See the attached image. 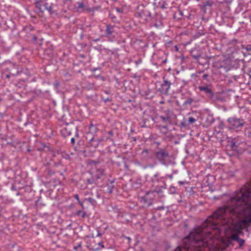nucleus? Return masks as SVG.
I'll return each instance as SVG.
<instances>
[{"instance_id": "09e8293b", "label": "nucleus", "mask_w": 251, "mask_h": 251, "mask_svg": "<svg viewBox=\"0 0 251 251\" xmlns=\"http://www.w3.org/2000/svg\"><path fill=\"white\" fill-rule=\"evenodd\" d=\"M172 189L174 190V191L173 192V193H175V191H176L175 187L171 188L170 190H172Z\"/></svg>"}, {"instance_id": "f704fd0d", "label": "nucleus", "mask_w": 251, "mask_h": 251, "mask_svg": "<svg viewBox=\"0 0 251 251\" xmlns=\"http://www.w3.org/2000/svg\"><path fill=\"white\" fill-rule=\"evenodd\" d=\"M74 198L77 201H79L80 200H79V196L77 194H75V195L74 196Z\"/></svg>"}, {"instance_id": "c03bdc74", "label": "nucleus", "mask_w": 251, "mask_h": 251, "mask_svg": "<svg viewBox=\"0 0 251 251\" xmlns=\"http://www.w3.org/2000/svg\"><path fill=\"white\" fill-rule=\"evenodd\" d=\"M108 134L110 135H113V132L112 131H110L108 132Z\"/></svg>"}, {"instance_id": "c9c22d12", "label": "nucleus", "mask_w": 251, "mask_h": 251, "mask_svg": "<svg viewBox=\"0 0 251 251\" xmlns=\"http://www.w3.org/2000/svg\"><path fill=\"white\" fill-rule=\"evenodd\" d=\"M37 37L35 35H33L32 36V40L33 42H35L37 40Z\"/></svg>"}, {"instance_id": "b1692460", "label": "nucleus", "mask_w": 251, "mask_h": 251, "mask_svg": "<svg viewBox=\"0 0 251 251\" xmlns=\"http://www.w3.org/2000/svg\"><path fill=\"white\" fill-rule=\"evenodd\" d=\"M201 57V55L199 53H198L197 54H193L192 55V57L195 60H199Z\"/></svg>"}, {"instance_id": "0e129e2a", "label": "nucleus", "mask_w": 251, "mask_h": 251, "mask_svg": "<svg viewBox=\"0 0 251 251\" xmlns=\"http://www.w3.org/2000/svg\"><path fill=\"white\" fill-rule=\"evenodd\" d=\"M98 41V39H96L95 40V41Z\"/></svg>"}, {"instance_id": "de8ad7c7", "label": "nucleus", "mask_w": 251, "mask_h": 251, "mask_svg": "<svg viewBox=\"0 0 251 251\" xmlns=\"http://www.w3.org/2000/svg\"><path fill=\"white\" fill-rule=\"evenodd\" d=\"M169 177L170 178V179H172L173 176V175H169Z\"/></svg>"}, {"instance_id": "c85d7f7f", "label": "nucleus", "mask_w": 251, "mask_h": 251, "mask_svg": "<svg viewBox=\"0 0 251 251\" xmlns=\"http://www.w3.org/2000/svg\"><path fill=\"white\" fill-rule=\"evenodd\" d=\"M81 243H78V244H77V246H75V247H74V250H75V251H77V250L79 248H80V247H81Z\"/></svg>"}, {"instance_id": "2eb2a0df", "label": "nucleus", "mask_w": 251, "mask_h": 251, "mask_svg": "<svg viewBox=\"0 0 251 251\" xmlns=\"http://www.w3.org/2000/svg\"><path fill=\"white\" fill-rule=\"evenodd\" d=\"M77 7H76L77 10L78 11L79 9H81V11H84V8L85 5L82 2H77Z\"/></svg>"}, {"instance_id": "39448f33", "label": "nucleus", "mask_w": 251, "mask_h": 251, "mask_svg": "<svg viewBox=\"0 0 251 251\" xmlns=\"http://www.w3.org/2000/svg\"><path fill=\"white\" fill-rule=\"evenodd\" d=\"M172 83L170 81L163 78V82H158L156 84V90L163 95H167L169 94Z\"/></svg>"}, {"instance_id": "2f4dec72", "label": "nucleus", "mask_w": 251, "mask_h": 251, "mask_svg": "<svg viewBox=\"0 0 251 251\" xmlns=\"http://www.w3.org/2000/svg\"><path fill=\"white\" fill-rule=\"evenodd\" d=\"M102 100L105 102H106L107 101H111V99L107 98H105V99H104L103 98H102Z\"/></svg>"}, {"instance_id": "603ef678", "label": "nucleus", "mask_w": 251, "mask_h": 251, "mask_svg": "<svg viewBox=\"0 0 251 251\" xmlns=\"http://www.w3.org/2000/svg\"><path fill=\"white\" fill-rule=\"evenodd\" d=\"M175 48H176V51L178 50V47L177 46H176Z\"/></svg>"}, {"instance_id": "a211bd4d", "label": "nucleus", "mask_w": 251, "mask_h": 251, "mask_svg": "<svg viewBox=\"0 0 251 251\" xmlns=\"http://www.w3.org/2000/svg\"><path fill=\"white\" fill-rule=\"evenodd\" d=\"M230 49L232 50V52L237 51L239 50V48L237 45L231 44Z\"/></svg>"}, {"instance_id": "412c9836", "label": "nucleus", "mask_w": 251, "mask_h": 251, "mask_svg": "<svg viewBox=\"0 0 251 251\" xmlns=\"http://www.w3.org/2000/svg\"><path fill=\"white\" fill-rule=\"evenodd\" d=\"M240 237L237 234H233L231 236V239L235 241H238Z\"/></svg>"}, {"instance_id": "72a5a7b5", "label": "nucleus", "mask_w": 251, "mask_h": 251, "mask_svg": "<svg viewBox=\"0 0 251 251\" xmlns=\"http://www.w3.org/2000/svg\"><path fill=\"white\" fill-rule=\"evenodd\" d=\"M96 77H100L102 81H104L105 80L104 77L103 76H102L100 75H98Z\"/></svg>"}, {"instance_id": "79ce46f5", "label": "nucleus", "mask_w": 251, "mask_h": 251, "mask_svg": "<svg viewBox=\"0 0 251 251\" xmlns=\"http://www.w3.org/2000/svg\"><path fill=\"white\" fill-rule=\"evenodd\" d=\"M104 92L106 94H110V92L109 91H104Z\"/></svg>"}, {"instance_id": "dca6fc26", "label": "nucleus", "mask_w": 251, "mask_h": 251, "mask_svg": "<svg viewBox=\"0 0 251 251\" xmlns=\"http://www.w3.org/2000/svg\"><path fill=\"white\" fill-rule=\"evenodd\" d=\"M14 173L11 170H7L5 173V176L8 178H11L14 176Z\"/></svg>"}, {"instance_id": "4be33fe9", "label": "nucleus", "mask_w": 251, "mask_h": 251, "mask_svg": "<svg viewBox=\"0 0 251 251\" xmlns=\"http://www.w3.org/2000/svg\"><path fill=\"white\" fill-rule=\"evenodd\" d=\"M212 4V2L210 1L207 0L205 1L203 3V7L205 8L207 6H211Z\"/></svg>"}, {"instance_id": "69168bd1", "label": "nucleus", "mask_w": 251, "mask_h": 251, "mask_svg": "<svg viewBox=\"0 0 251 251\" xmlns=\"http://www.w3.org/2000/svg\"><path fill=\"white\" fill-rule=\"evenodd\" d=\"M1 101V99L0 98V102Z\"/></svg>"}, {"instance_id": "7c9ffc66", "label": "nucleus", "mask_w": 251, "mask_h": 251, "mask_svg": "<svg viewBox=\"0 0 251 251\" xmlns=\"http://www.w3.org/2000/svg\"><path fill=\"white\" fill-rule=\"evenodd\" d=\"M116 9V11H117V12L120 13H122V12H123V10H122V9L120 8H118V7H117V8H116V9Z\"/></svg>"}, {"instance_id": "0eeeda50", "label": "nucleus", "mask_w": 251, "mask_h": 251, "mask_svg": "<svg viewBox=\"0 0 251 251\" xmlns=\"http://www.w3.org/2000/svg\"><path fill=\"white\" fill-rule=\"evenodd\" d=\"M35 1L36 7L39 9L40 12H43L44 11V9L42 7L43 5L45 9L47 10L49 12L51 13L52 8L51 5H49L47 3L43 4L42 0H35Z\"/></svg>"}, {"instance_id": "f3484780", "label": "nucleus", "mask_w": 251, "mask_h": 251, "mask_svg": "<svg viewBox=\"0 0 251 251\" xmlns=\"http://www.w3.org/2000/svg\"><path fill=\"white\" fill-rule=\"evenodd\" d=\"M76 214L77 216H80L82 218H84L87 215L86 212L82 210L78 211Z\"/></svg>"}, {"instance_id": "a19ab883", "label": "nucleus", "mask_w": 251, "mask_h": 251, "mask_svg": "<svg viewBox=\"0 0 251 251\" xmlns=\"http://www.w3.org/2000/svg\"><path fill=\"white\" fill-rule=\"evenodd\" d=\"M71 142H72V143H75V139L74 138H72Z\"/></svg>"}, {"instance_id": "5fc2aeb1", "label": "nucleus", "mask_w": 251, "mask_h": 251, "mask_svg": "<svg viewBox=\"0 0 251 251\" xmlns=\"http://www.w3.org/2000/svg\"><path fill=\"white\" fill-rule=\"evenodd\" d=\"M88 182H89V183H93L92 181H91V180H89H89H88Z\"/></svg>"}, {"instance_id": "4468645a", "label": "nucleus", "mask_w": 251, "mask_h": 251, "mask_svg": "<svg viewBox=\"0 0 251 251\" xmlns=\"http://www.w3.org/2000/svg\"><path fill=\"white\" fill-rule=\"evenodd\" d=\"M89 130L90 132L93 134L97 132L98 128L96 126L94 125L93 124H91L89 126Z\"/></svg>"}, {"instance_id": "6ab92c4d", "label": "nucleus", "mask_w": 251, "mask_h": 251, "mask_svg": "<svg viewBox=\"0 0 251 251\" xmlns=\"http://www.w3.org/2000/svg\"><path fill=\"white\" fill-rule=\"evenodd\" d=\"M188 126H189L188 123L186 121V120L185 118H183L180 123L181 127H185Z\"/></svg>"}, {"instance_id": "8fccbe9b", "label": "nucleus", "mask_w": 251, "mask_h": 251, "mask_svg": "<svg viewBox=\"0 0 251 251\" xmlns=\"http://www.w3.org/2000/svg\"><path fill=\"white\" fill-rule=\"evenodd\" d=\"M178 183L180 184H184V182L183 181H179L178 182Z\"/></svg>"}, {"instance_id": "4c0bfd02", "label": "nucleus", "mask_w": 251, "mask_h": 251, "mask_svg": "<svg viewBox=\"0 0 251 251\" xmlns=\"http://www.w3.org/2000/svg\"><path fill=\"white\" fill-rule=\"evenodd\" d=\"M98 245L100 246L101 247V248H104V245H103V244L102 242H100L98 244Z\"/></svg>"}, {"instance_id": "864d4df0", "label": "nucleus", "mask_w": 251, "mask_h": 251, "mask_svg": "<svg viewBox=\"0 0 251 251\" xmlns=\"http://www.w3.org/2000/svg\"><path fill=\"white\" fill-rule=\"evenodd\" d=\"M6 77L7 78H9L10 77V75H6Z\"/></svg>"}, {"instance_id": "774afa93", "label": "nucleus", "mask_w": 251, "mask_h": 251, "mask_svg": "<svg viewBox=\"0 0 251 251\" xmlns=\"http://www.w3.org/2000/svg\"><path fill=\"white\" fill-rule=\"evenodd\" d=\"M71 226V224H70V225H69V226Z\"/></svg>"}, {"instance_id": "423d86ee", "label": "nucleus", "mask_w": 251, "mask_h": 251, "mask_svg": "<svg viewBox=\"0 0 251 251\" xmlns=\"http://www.w3.org/2000/svg\"><path fill=\"white\" fill-rule=\"evenodd\" d=\"M77 126H75L73 124H67L66 126V127H63L61 129V132L63 136L66 137L71 135L72 134V131L77 133Z\"/></svg>"}, {"instance_id": "6e6d98bb", "label": "nucleus", "mask_w": 251, "mask_h": 251, "mask_svg": "<svg viewBox=\"0 0 251 251\" xmlns=\"http://www.w3.org/2000/svg\"><path fill=\"white\" fill-rule=\"evenodd\" d=\"M2 201V198L0 197V202Z\"/></svg>"}, {"instance_id": "1a4fd4ad", "label": "nucleus", "mask_w": 251, "mask_h": 251, "mask_svg": "<svg viewBox=\"0 0 251 251\" xmlns=\"http://www.w3.org/2000/svg\"><path fill=\"white\" fill-rule=\"evenodd\" d=\"M102 141V139L96 138L94 136L92 137L89 141V143L91 146L96 148L98 147L99 144Z\"/></svg>"}, {"instance_id": "f03ea898", "label": "nucleus", "mask_w": 251, "mask_h": 251, "mask_svg": "<svg viewBox=\"0 0 251 251\" xmlns=\"http://www.w3.org/2000/svg\"><path fill=\"white\" fill-rule=\"evenodd\" d=\"M154 155L156 159L163 165L167 166L172 163L169 152L166 149H158Z\"/></svg>"}, {"instance_id": "ddd939ff", "label": "nucleus", "mask_w": 251, "mask_h": 251, "mask_svg": "<svg viewBox=\"0 0 251 251\" xmlns=\"http://www.w3.org/2000/svg\"><path fill=\"white\" fill-rule=\"evenodd\" d=\"M104 174V170L102 169H97L96 175L97 179L100 178Z\"/></svg>"}, {"instance_id": "5701e85b", "label": "nucleus", "mask_w": 251, "mask_h": 251, "mask_svg": "<svg viewBox=\"0 0 251 251\" xmlns=\"http://www.w3.org/2000/svg\"><path fill=\"white\" fill-rule=\"evenodd\" d=\"M196 121V119L192 117H190L188 118V125L194 123Z\"/></svg>"}, {"instance_id": "473e14b6", "label": "nucleus", "mask_w": 251, "mask_h": 251, "mask_svg": "<svg viewBox=\"0 0 251 251\" xmlns=\"http://www.w3.org/2000/svg\"><path fill=\"white\" fill-rule=\"evenodd\" d=\"M208 76V74H204L203 76H202V78L204 79V80H206L207 79V77Z\"/></svg>"}, {"instance_id": "c756f323", "label": "nucleus", "mask_w": 251, "mask_h": 251, "mask_svg": "<svg viewBox=\"0 0 251 251\" xmlns=\"http://www.w3.org/2000/svg\"><path fill=\"white\" fill-rule=\"evenodd\" d=\"M245 49L247 51H251V45H247V46L245 48Z\"/></svg>"}, {"instance_id": "a18cd8bd", "label": "nucleus", "mask_w": 251, "mask_h": 251, "mask_svg": "<svg viewBox=\"0 0 251 251\" xmlns=\"http://www.w3.org/2000/svg\"><path fill=\"white\" fill-rule=\"evenodd\" d=\"M99 69L98 68H94V69H93V71L95 72L96 70H99Z\"/></svg>"}, {"instance_id": "4d7b16f0", "label": "nucleus", "mask_w": 251, "mask_h": 251, "mask_svg": "<svg viewBox=\"0 0 251 251\" xmlns=\"http://www.w3.org/2000/svg\"><path fill=\"white\" fill-rule=\"evenodd\" d=\"M233 42H234L235 43H236L237 42V40H233Z\"/></svg>"}, {"instance_id": "052dcab7", "label": "nucleus", "mask_w": 251, "mask_h": 251, "mask_svg": "<svg viewBox=\"0 0 251 251\" xmlns=\"http://www.w3.org/2000/svg\"><path fill=\"white\" fill-rule=\"evenodd\" d=\"M164 7H164V6H161V8H164Z\"/></svg>"}, {"instance_id": "bb28decb", "label": "nucleus", "mask_w": 251, "mask_h": 251, "mask_svg": "<svg viewBox=\"0 0 251 251\" xmlns=\"http://www.w3.org/2000/svg\"><path fill=\"white\" fill-rule=\"evenodd\" d=\"M231 148L233 150H235L237 149V146L236 145L235 142H231Z\"/></svg>"}, {"instance_id": "58836bf2", "label": "nucleus", "mask_w": 251, "mask_h": 251, "mask_svg": "<svg viewBox=\"0 0 251 251\" xmlns=\"http://www.w3.org/2000/svg\"><path fill=\"white\" fill-rule=\"evenodd\" d=\"M78 203L82 206L83 207V203L79 200V201H78Z\"/></svg>"}, {"instance_id": "37998d69", "label": "nucleus", "mask_w": 251, "mask_h": 251, "mask_svg": "<svg viewBox=\"0 0 251 251\" xmlns=\"http://www.w3.org/2000/svg\"><path fill=\"white\" fill-rule=\"evenodd\" d=\"M163 128H165L166 130L168 129V126H163Z\"/></svg>"}, {"instance_id": "cd10ccee", "label": "nucleus", "mask_w": 251, "mask_h": 251, "mask_svg": "<svg viewBox=\"0 0 251 251\" xmlns=\"http://www.w3.org/2000/svg\"><path fill=\"white\" fill-rule=\"evenodd\" d=\"M84 11H86L88 12H91L93 11V10L90 7L85 6Z\"/></svg>"}, {"instance_id": "13d9d810", "label": "nucleus", "mask_w": 251, "mask_h": 251, "mask_svg": "<svg viewBox=\"0 0 251 251\" xmlns=\"http://www.w3.org/2000/svg\"><path fill=\"white\" fill-rule=\"evenodd\" d=\"M150 193H152V192H147V195H149Z\"/></svg>"}, {"instance_id": "e433bc0d", "label": "nucleus", "mask_w": 251, "mask_h": 251, "mask_svg": "<svg viewBox=\"0 0 251 251\" xmlns=\"http://www.w3.org/2000/svg\"><path fill=\"white\" fill-rule=\"evenodd\" d=\"M108 193H111L112 192V187H108Z\"/></svg>"}, {"instance_id": "7ed1b4c3", "label": "nucleus", "mask_w": 251, "mask_h": 251, "mask_svg": "<svg viewBox=\"0 0 251 251\" xmlns=\"http://www.w3.org/2000/svg\"><path fill=\"white\" fill-rule=\"evenodd\" d=\"M135 16L137 17L143 18L145 20H148V18L151 17V7L143 4L138 5Z\"/></svg>"}, {"instance_id": "680f3d73", "label": "nucleus", "mask_w": 251, "mask_h": 251, "mask_svg": "<svg viewBox=\"0 0 251 251\" xmlns=\"http://www.w3.org/2000/svg\"><path fill=\"white\" fill-rule=\"evenodd\" d=\"M1 186L0 185V191L1 190Z\"/></svg>"}, {"instance_id": "bf43d9fd", "label": "nucleus", "mask_w": 251, "mask_h": 251, "mask_svg": "<svg viewBox=\"0 0 251 251\" xmlns=\"http://www.w3.org/2000/svg\"><path fill=\"white\" fill-rule=\"evenodd\" d=\"M111 18H112L113 20H114V19H115V17H112V16H111Z\"/></svg>"}, {"instance_id": "49530a36", "label": "nucleus", "mask_w": 251, "mask_h": 251, "mask_svg": "<svg viewBox=\"0 0 251 251\" xmlns=\"http://www.w3.org/2000/svg\"><path fill=\"white\" fill-rule=\"evenodd\" d=\"M59 83L58 82H56L55 83V85L56 86H58L59 85Z\"/></svg>"}, {"instance_id": "338daca9", "label": "nucleus", "mask_w": 251, "mask_h": 251, "mask_svg": "<svg viewBox=\"0 0 251 251\" xmlns=\"http://www.w3.org/2000/svg\"><path fill=\"white\" fill-rule=\"evenodd\" d=\"M164 62H166V60L164 61Z\"/></svg>"}, {"instance_id": "f8f14e48", "label": "nucleus", "mask_w": 251, "mask_h": 251, "mask_svg": "<svg viewBox=\"0 0 251 251\" xmlns=\"http://www.w3.org/2000/svg\"><path fill=\"white\" fill-rule=\"evenodd\" d=\"M141 201L144 204L145 206L147 207L151 206L152 203V200H148L146 197H142Z\"/></svg>"}, {"instance_id": "ea45409f", "label": "nucleus", "mask_w": 251, "mask_h": 251, "mask_svg": "<svg viewBox=\"0 0 251 251\" xmlns=\"http://www.w3.org/2000/svg\"><path fill=\"white\" fill-rule=\"evenodd\" d=\"M96 163H97V162L96 161H94V160H92L90 162L91 164H96Z\"/></svg>"}, {"instance_id": "393cba45", "label": "nucleus", "mask_w": 251, "mask_h": 251, "mask_svg": "<svg viewBox=\"0 0 251 251\" xmlns=\"http://www.w3.org/2000/svg\"><path fill=\"white\" fill-rule=\"evenodd\" d=\"M87 201L91 203L92 205H94L95 203V200L92 198H89L87 199Z\"/></svg>"}, {"instance_id": "aec40b11", "label": "nucleus", "mask_w": 251, "mask_h": 251, "mask_svg": "<svg viewBox=\"0 0 251 251\" xmlns=\"http://www.w3.org/2000/svg\"><path fill=\"white\" fill-rule=\"evenodd\" d=\"M236 242L239 244V248H241L244 245L245 241V240L240 238Z\"/></svg>"}, {"instance_id": "9b49d317", "label": "nucleus", "mask_w": 251, "mask_h": 251, "mask_svg": "<svg viewBox=\"0 0 251 251\" xmlns=\"http://www.w3.org/2000/svg\"><path fill=\"white\" fill-rule=\"evenodd\" d=\"M160 119L162 120V122L166 124H171L172 120L171 115L169 113H167L166 116H160Z\"/></svg>"}, {"instance_id": "6e6552de", "label": "nucleus", "mask_w": 251, "mask_h": 251, "mask_svg": "<svg viewBox=\"0 0 251 251\" xmlns=\"http://www.w3.org/2000/svg\"><path fill=\"white\" fill-rule=\"evenodd\" d=\"M198 88L200 91L204 92L208 97L210 98H212L213 97V92L207 86H199Z\"/></svg>"}, {"instance_id": "9d476101", "label": "nucleus", "mask_w": 251, "mask_h": 251, "mask_svg": "<svg viewBox=\"0 0 251 251\" xmlns=\"http://www.w3.org/2000/svg\"><path fill=\"white\" fill-rule=\"evenodd\" d=\"M115 26L110 25H107L105 29V34L107 36H110L115 32Z\"/></svg>"}, {"instance_id": "f257e3e1", "label": "nucleus", "mask_w": 251, "mask_h": 251, "mask_svg": "<svg viewBox=\"0 0 251 251\" xmlns=\"http://www.w3.org/2000/svg\"><path fill=\"white\" fill-rule=\"evenodd\" d=\"M238 223L243 229L251 224V189L245 185L235 192L227 205L219 208L202 224L194 228L184 239L186 249L194 248V251H203L202 248L207 246V241L203 237L204 229L208 227L220 232L221 226L233 225ZM175 251H181L177 247Z\"/></svg>"}, {"instance_id": "3c124183", "label": "nucleus", "mask_w": 251, "mask_h": 251, "mask_svg": "<svg viewBox=\"0 0 251 251\" xmlns=\"http://www.w3.org/2000/svg\"><path fill=\"white\" fill-rule=\"evenodd\" d=\"M215 66H216L217 67L220 68H221L222 67V66L221 65H220V66H216V65H214Z\"/></svg>"}, {"instance_id": "a878e982", "label": "nucleus", "mask_w": 251, "mask_h": 251, "mask_svg": "<svg viewBox=\"0 0 251 251\" xmlns=\"http://www.w3.org/2000/svg\"><path fill=\"white\" fill-rule=\"evenodd\" d=\"M162 23L159 21L158 23H155L154 24V26L157 28H159L160 27L162 26Z\"/></svg>"}, {"instance_id": "e2e57ef3", "label": "nucleus", "mask_w": 251, "mask_h": 251, "mask_svg": "<svg viewBox=\"0 0 251 251\" xmlns=\"http://www.w3.org/2000/svg\"><path fill=\"white\" fill-rule=\"evenodd\" d=\"M100 250V249L99 248L96 249V250Z\"/></svg>"}, {"instance_id": "20e7f679", "label": "nucleus", "mask_w": 251, "mask_h": 251, "mask_svg": "<svg viewBox=\"0 0 251 251\" xmlns=\"http://www.w3.org/2000/svg\"><path fill=\"white\" fill-rule=\"evenodd\" d=\"M227 122L229 125V128L236 131L243 127L246 123L244 119L235 117L229 118Z\"/></svg>"}]
</instances>
